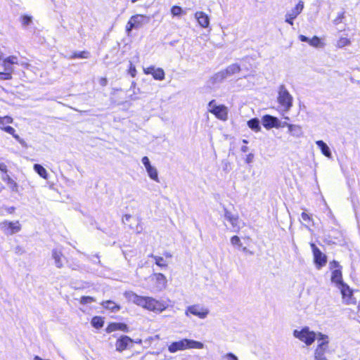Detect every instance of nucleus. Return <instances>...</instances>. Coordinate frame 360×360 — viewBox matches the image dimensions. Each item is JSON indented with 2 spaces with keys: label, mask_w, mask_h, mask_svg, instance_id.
<instances>
[{
  "label": "nucleus",
  "mask_w": 360,
  "mask_h": 360,
  "mask_svg": "<svg viewBox=\"0 0 360 360\" xmlns=\"http://www.w3.org/2000/svg\"><path fill=\"white\" fill-rule=\"evenodd\" d=\"M203 345L200 342L188 340V339H182L179 341L173 342L168 346V350L171 353H174L177 351L185 350L187 349H201L202 348Z\"/></svg>",
  "instance_id": "obj_2"
},
{
  "label": "nucleus",
  "mask_w": 360,
  "mask_h": 360,
  "mask_svg": "<svg viewBox=\"0 0 360 360\" xmlns=\"http://www.w3.org/2000/svg\"><path fill=\"white\" fill-rule=\"evenodd\" d=\"M311 248L314 256V262L317 269H321L327 263V257L322 253L319 248L314 243H311Z\"/></svg>",
  "instance_id": "obj_9"
},
{
  "label": "nucleus",
  "mask_w": 360,
  "mask_h": 360,
  "mask_svg": "<svg viewBox=\"0 0 360 360\" xmlns=\"http://www.w3.org/2000/svg\"><path fill=\"white\" fill-rule=\"evenodd\" d=\"M262 123L264 128L270 129L276 127L278 128L282 125L280 124L278 120L272 115H265L262 117Z\"/></svg>",
  "instance_id": "obj_16"
},
{
  "label": "nucleus",
  "mask_w": 360,
  "mask_h": 360,
  "mask_svg": "<svg viewBox=\"0 0 360 360\" xmlns=\"http://www.w3.org/2000/svg\"><path fill=\"white\" fill-rule=\"evenodd\" d=\"M99 83L102 86H105L108 84V79L105 77H102L99 79Z\"/></svg>",
  "instance_id": "obj_44"
},
{
  "label": "nucleus",
  "mask_w": 360,
  "mask_h": 360,
  "mask_svg": "<svg viewBox=\"0 0 360 360\" xmlns=\"http://www.w3.org/2000/svg\"><path fill=\"white\" fill-rule=\"evenodd\" d=\"M293 335L307 346L311 345L317 339V334L310 330L307 326L303 327L301 330H294Z\"/></svg>",
  "instance_id": "obj_3"
},
{
  "label": "nucleus",
  "mask_w": 360,
  "mask_h": 360,
  "mask_svg": "<svg viewBox=\"0 0 360 360\" xmlns=\"http://www.w3.org/2000/svg\"><path fill=\"white\" fill-rule=\"evenodd\" d=\"M147 17L141 14H136L130 17L126 27L125 31L129 35L133 29L140 28L146 21Z\"/></svg>",
  "instance_id": "obj_6"
},
{
  "label": "nucleus",
  "mask_w": 360,
  "mask_h": 360,
  "mask_svg": "<svg viewBox=\"0 0 360 360\" xmlns=\"http://www.w3.org/2000/svg\"><path fill=\"white\" fill-rule=\"evenodd\" d=\"M147 170V172L149 175V176L156 181H158V172L157 169L153 167L152 165L149 166L148 167L146 168Z\"/></svg>",
  "instance_id": "obj_33"
},
{
  "label": "nucleus",
  "mask_w": 360,
  "mask_h": 360,
  "mask_svg": "<svg viewBox=\"0 0 360 360\" xmlns=\"http://www.w3.org/2000/svg\"><path fill=\"white\" fill-rule=\"evenodd\" d=\"M254 158V155L252 153H249L245 158V162L246 163H250L252 162V160Z\"/></svg>",
  "instance_id": "obj_46"
},
{
  "label": "nucleus",
  "mask_w": 360,
  "mask_h": 360,
  "mask_svg": "<svg viewBox=\"0 0 360 360\" xmlns=\"http://www.w3.org/2000/svg\"><path fill=\"white\" fill-rule=\"evenodd\" d=\"M195 18H196L198 24L203 28H207L210 25V18L203 11H197L195 13Z\"/></svg>",
  "instance_id": "obj_19"
},
{
  "label": "nucleus",
  "mask_w": 360,
  "mask_h": 360,
  "mask_svg": "<svg viewBox=\"0 0 360 360\" xmlns=\"http://www.w3.org/2000/svg\"><path fill=\"white\" fill-rule=\"evenodd\" d=\"M241 150H242L243 152H244V153H245V152H246V151L248 150V147H247V146H243V147L241 148Z\"/></svg>",
  "instance_id": "obj_53"
},
{
  "label": "nucleus",
  "mask_w": 360,
  "mask_h": 360,
  "mask_svg": "<svg viewBox=\"0 0 360 360\" xmlns=\"http://www.w3.org/2000/svg\"><path fill=\"white\" fill-rule=\"evenodd\" d=\"M129 73L130 74V75L132 77H135L136 75V67L134 65H130L129 68Z\"/></svg>",
  "instance_id": "obj_41"
},
{
  "label": "nucleus",
  "mask_w": 360,
  "mask_h": 360,
  "mask_svg": "<svg viewBox=\"0 0 360 360\" xmlns=\"http://www.w3.org/2000/svg\"><path fill=\"white\" fill-rule=\"evenodd\" d=\"M309 44L314 47H321L323 45V43L319 37L314 36L310 39Z\"/></svg>",
  "instance_id": "obj_36"
},
{
  "label": "nucleus",
  "mask_w": 360,
  "mask_h": 360,
  "mask_svg": "<svg viewBox=\"0 0 360 360\" xmlns=\"http://www.w3.org/2000/svg\"><path fill=\"white\" fill-rule=\"evenodd\" d=\"M15 60V58H8L3 61L4 70L6 71L11 70L12 65H13V64L15 63V61H14Z\"/></svg>",
  "instance_id": "obj_34"
},
{
  "label": "nucleus",
  "mask_w": 360,
  "mask_h": 360,
  "mask_svg": "<svg viewBox=\"0 0 360 360\" xmlns=\"http://www.w3.org/2000/svg\"><path fill=\"white\" fill-rule=\"evenodd\" d=\"M1 129L2 130L5 131L6 132H7L10 134H12L13 136V137H15L20 143H22V140L20 139V136L15 134V129L12 127H10V126L1 127Z\"/></svg>",
  "instance_id": "obj_35"
},
{
  "label": "nucleus",
  "mask_w": 360,
  "mask_h": 360,
  "mask_svg": "<svg viewBox=\"0 0 360 360\" xmlns=\"http://www.w3.org/2000/svg\"><path fill=\"white\" fill-rule=\"evenodd\" d=\"M182 8L179 6H173L171 8V13L173 16H179L183 13Z\"/></svg>",
  "instance_id": "obj_37"
},
{
  "label": "nucleus",
  "mask_w": 360,
  "mask_h": 360,
  "mask_svg": "<svg viewBox=\"0 0 360 360\" xmlns=\"http://www.w3.org/2000/svg\"><path fill=\"white\" fill-rule=\"evenodd\" d=\"M101 305L104 309L108 310L111 312H116L121 309L120 304L110 300L102 301L101 302Z\"/></svg>",
  "instance_id": "obj_22"
},
{
  "label": "nucleus",
  "mask_w": 360,
  "mask_h": 360,
  "mask_svg": "<svg viewBox=\"0 0 360 360\" xmlns=\"http://www.w3.org/2000/svg\"><path fill=\"white\" fill-rule=\"evenodd\" d=\"M95 301H96L95 298L93 297H91V296H82L80 298V303L82 304H86L89 303L94 302Z\"/></svg>",
  "instance_id": "obj_38"
},
{
  "label": "nucleus",
  "mask_w": 360,
  "mask_h": 360,
  "mask_svg": "<svg viewBox=\"0 0 360 360\" xmlns=\"http://www.w3.org/2000/svg\"><path fill=\"white\" fill-rule=\"evenodd\" d=\"M34 171L43 179H48V173L46 169L41 165L35 164L34 165Z\"/></svg>",
  "instance_id": "obj_26"
},
{
  "label": "nucleus",
  "mask_w": 360,
  "mask_h": 360,
  "mask_svg": "<svg viewBox=\"0 0 360 360\" xmlns=\"http://www.w3.org/2000/svg\"><path fill=\"white\" fill-rule=\"evenodd\" d=\"M133 302L137 306L148 311L161 313L167 308V304L162 301L158 300L152 297L141 296L134 294Z\"/></svg>",
  "instance_id": "obj_1"
},
{
  "label": "nucleus",
  "mask_w": 360,
  "mask_h": 360,
  "mask_svg": "<svg viewBox=\"0 0 360 360\" xmlns=\"http://www.w3.org/2000/svg\"><path fill=\"white\" fill-rule=\"evenodd\" d=\"M301 216H302V219L304 221H307V222H309L311 221V217L308 214H307L306 212H302L301 214Z\"/></svg>",
  "instance_id": "obj_42"
},
{
  "label": "nucleus",
  "mask_w": 360,
  "mask_h": 360,
  "mask_svg": "<svg viewBox=\"0 0 360 360\" xmlns=\"http://www.w3.org/2000/svg\"><path fill=\"white\" fill-rule=\"evenodd\" d=\"M214 100L209 102V112L217 119L226 121L228 119V108L224 105H215Z\"/></svg>",
  "instance_id": "obj_7"
},
{
  "label": "nucleus",
  "mask_w": 360,
  "mask_h": 360,
  "mask_svg": "<svg viewBox=\"0 0 360 360\" xmlns=\"http://www.w3.org/2000/svg\"><path fill=\"white\" fill-rule=\"evenodd\" d=\"M134 344V340L127 335H121L115 342L116 350L119 352L131 348Z\"/></svg>",
  "instance_id": "obj_11"
},
{
  "label": "nucleus",
  "mask_w": 360,
  "mask_h": 360,
  "mask_svg": "<svg viewBox=\"0 0 360 360\" xmlns=\"http://www.w3.org/2000/svg\"><path fill=\"white\" fill-rule=\"evenodd\" d=\"M90 57V53L88 51H74L70 56L71 59L82 58L86 59Z\"/></svg>",
  "instance_id": "obj_25"
},
{
  "label": "nucleus",
  "mask_w": 360,
  "mask_h": 360,
  "mask_svg": "<svg viewBox=\"0 0 360 360\" xmlns=\"http://www.w3.org/2000/svg\"><path fill=\"white\" fill-rule=\"evenodd\" d=\"M152 278L154 280L157 287L161 290L165 288L167 283L166 276L162 273H154L152 275Z\"/></svg>",
  "instance_id": "obj_20"
},
{
  "label": "nucleus",
  "mask_w": 360,
  "mask_h": 360,
  "mask_svg": "<svg viewBox=\"0 0 360 360\" xmlns=\"http://www.w3.org/2000/svg\"><path fill=\"white\" fill-rule=\"evenodd\" d=\"M185 314L186 316L192 314L200 319H205L209 314V310L207 308L200 307L198 304H193L186 308Z\"/></svg>",
  "instance_id": "obj_12"
},
{
  "label": "nucleus",
  "mask_w": 360,
  "mask_h": 360,
  "mask_svg": "<svg viewBox=\"0 0 360 360\" xmlns=\"http://www.w3.org/2000/svg\"><path fill=\"white\" fill-rule=\"evenodd\" d=\"M292 96L283 85H281L278 89V102L285 111L290 110L292 105Z\"/></svg>",
  "instance_id": "obj_5"
},
{
  "label": "nucleus",
  "mask_w": 360,
  "mask_h": 360,
  "mask_svg": "<svg viewBox=\"0 0 360 360\" xmlns=\"http://www.w3.org/2000/svg\"><path fill=\"white\" fill-rule=\"evenodd\" d=\"M132 217H133L131 215L126 214L123 215V217H122V221L124 224H127V222H129V219H131Z\"/></svg>",
  "instance_id": "obj_45"
},
{
  "label": "nucleus",
  "mask_w": 360,
  "mask_h": 360,
  "mask_svg": "<svg viewBox=\"0 0 360 360\" xmlns=\"http://www.w3.org/2000/svg\"><path fill=\"white\" fill-rule=\"evenodd\" d=\"M315 360H328V359L326 357H323V358L315 359Z\"/></svg>",
  "instance_id": "obj_54"
},
{
  "label": "nucleus",
  "mask_w": 360,
  "mask_h": 360,
  "mask_svg": "<svg viewBox=\"0 0 360 360\" xmlns=\"http://www.w3.org/2000/svg\"><path fill=\"white\" fill-rule=\"evenodd\" d=\"M231 243L233 245L241 246L240 238L238 236H233L231 238Z\"/></svg>",
  "instance_id": "obj_40"
},
{
  "label": "nucleus",
  "mask_w": 360,
  "mask_h": 360,
  "mask_svg": "<svg viewBox=\"0 0 360 360\" xmlns=\"http://www.w3.org/2000/svg\"><path fill=\"white\" fill-rule=\"evenodd\" d=\"M23 20H24V25L25 24H29L30 22L31 21V18L27 16V15H24V18H23Z\"/></svg>",
  "instance_id": "obj_51"
},
{
  "label": "nucleus",
  "mask_w": 360,
  "mask_h": 360,
  "mask_svg": "<svg viewBox=\"0 0 360 360\" xmlns=\"http://www.w3.org/2000/svg\"><path fill=\"white\" fill-rule=\"evenodd\" d=\"M350 44H351V40L349 38L345 37H341L337 40L336 47H338L339 49H342L343 47L349 46Z\"/></svg>",
  "instance_id": "obj_30"
},
{
  "label": "nucleus",
  "mask_w": 360,
  "mask_h": 360,
  "mask_svg": "<svg viewBox=\"0 0 360 360\" xmlns=\"http://www.w3.org/2000/svg\"><path fill=\"white\" fill-rule=\"evenodd\" d=\"M243 143H247L246 140H243Z\"/></svg>",
  "instance_id": "obj_56"
},
{
  "label": "nucleus",
  "mask_w": 360,
  "mask_h": 360,
  "mask_svg": "<svg viewBox=\"0 0 360 360\" xmlns=\"http://www.w3.org/2000/svg\"><path fill=\"white\" fill-rule=\"evenodd\" d=\"M316 145L319 146V148L321 149V153L326 157L328 158H330L331 156V153H330V150L328 148V146H327V144L323 142V141H317L316 142Z\"/></svg>",
  "instance_id": "obj_23"
},
{
  "label": "nucleus",
  "mask_w": 360,
  "mask_h": 360,
  "mask_svg": "<svg viewBox=\"0 0 360 360\" xmlns=\"http://www.w3.org/2000/svg\"><path fill=\"white\" fill-rule=\"evenodd\" d=\"M0 229L7 235H12L20 231L21 226L18 221L9 222L4 221L0 223Z\"/></svg>",
  "instance_id": "obj_10"
},
{
  "label": "nucleus",
  "mask_w": 360,
  "mask_h": 360,
  "mask_svg": "<svg viewBox=\"0 0 360 360\" xmlns=\"http://www.w3.org/2000/svg\"><path fill=\"white\" fill-rule=\"evenodd\" d=\"M143 71L145 75H151L156 80L162 81L165 77V71L161 68H155L153 65H150L147 68H144Z\"/></svg>",
  "instance_id": "obj_13"
},
{
  "label": "nucleus",
  "mask_w": 360,
  "mask_h": 360,
  "mask_svg": "<svg viewBox=\"0 0 360 360\" xmlns=\"http://www.w3.org/2000/svg\"><path fill=\"white\" fill-rule=\"evenodd\" d=\"M342 295V302L345 304H354L356 303V298L354 297L353 290L349 286L346 284H341L338 286Z\"/></svg>",
  "instance_id": "obj_8"
},
{
  "label": "nucleus",
  "mask_w": 360,
  "mask_h": 360,
  "mask_svg": "<svg viewBox=\"0 0 360 360\" xmlns=\"http://www.w3.org/2000/svg\"><path fill=\"white\" fill-rule=\"evenodd\" d=\"M318 345L314 351V359L325 357L326 353L328 351V337L321 333H317Z\"/></svg>",
  "instance_id": "obj_4"
},
{
  "label": "nucleus",
  "mask_w": 360,
  "mask_h": 360,
  "mask_svg": "<svg viewBox=\"0 0 360 360\" xmlns=\"http://www.w3.org/2000/svg\"><path fill=\"white\" fill-rule=\"evenodd\" d=\"M0 170L3 172H7V167L4 163H0Z\"/></svg>",
  "instance_id": "obj_50"
},
{
  "label": "nucleus",
  "mask_w": 360,
  "mask_h": 360,
  "mask_svg": "<svg viewBox=\"0 0 360 360\" xmlns=\"http://www.w3.org/2000/svg\"><path fill=\"white\" fill-rule=\"evenodd\" d=\"M63 257V254L60 251L53 250V257L55 260L56 264L58 268H61L63 266V262L61 258Z\"/></svg>",
  "instance_id": "obj_32"
},
{
  "label": "nucleus",
  "mask_w": 360,
  "mask_h": 360,
  "mask_svg": "<svg viewBox=\"0 0 360 360\" xmlns=\"http://www.w3.org/2000/svg\"><path fill=\"white\" fill-rule=\"evenodd\" d=\"M350 318L357 323H360V300L359 301L356 310L351 311L350 312Z\"/></svg>",
  "instance_id": "obj_29"
},
{
  "label": "nucleus",
  "mask_w": 360,
  "mask_h": 360,
  "mask_svg": "<svg viewBox=\"0 0 360 360\" xmlns=\"http://www.w3.org/2000/svg\"><path fill=\"white\" fill-rule=\"evenodd\" d=\"M91 323L96 329L101 328L104 326V318L99 316H95L91 319Z\"/></svg>",
  "instance_id": "obj_24"
},
{
  "label": "nucleus",
  "mask_w": 360,
  "mask_h": 360,
  "mask_svg": "<svg viewBox=\"0 0 360 360\" xmlns=\"http://www.w3.org/2000/svg\"><path fill=\"white\" fill-rule=\"evenodd\" d=\"M344 18H345V12H340L338 14V15L333 20V23L335 25H338L342 22V20Z\"/></svg>",
  "instance_id": "obj_39"
},
{
  "label": "nucleus",
  "mask_w": 360,
  "mask_h": 360,
  "mask_svg": "<svg viewBox=\"0 0 360 360\" xmlns=\"http://www.w3.org/2000/svg\"><path fill=\"white\" fill-rule=\"evenodd\" d=\"M299 39L302 41V42H308L309 43V40L310 39H309L308 37H307L306 36L304 35H302V34H300L299 35Z\"/></svg>",
  "instance_id": "obj_47"
},
{
  "label": "nucleus",
  "mask_w": 360,
  "mask_h": 360,
  "mask_svg": "<svg viewBox=\"0 0 360 360\" xmlns=\"http://www.w3.org/2000/svg\"><path fill=\"white\" fill-rule=\"evenodd\" d=\"M287 126L288 128V131L292 133L293 135H298L301 132V127L298 125H295L292 124H288L286 122L283 123L281 127Z\"/></svg>",
  "instance_id": "obj_31"
},
{
  "label": "nucleus",
  "mask_w": 360,
  "mask_h": 360,
  "mask_svg": "<svg viewBox=\"0 0 360 360\" xmlns=\"http://www.w3.org/2000/svg\"><path fill=\"white\" fill-rule=\"evenodd\" d=\"M0 78L8 79L10 78V73L9 72H0Z\"/></svg>",
  "instance_id": "obj_48"
},
{
  "label": "nucleus",
  "mask_w": 360,
  "mask_h": 360,
  "mask_svg": "<svg viewBox=\"0 0 360 360\" xmlns=\"http://www.w3.org/2000/svg\"><path fill=\"white\" fill-rule=\"evenodd\" d=\"M248 126L253 131L258 132L261 130L259 120L257 118H252L248 121Z\"/></svg>",
  "instance_id": "obj_27"
},
{
  "label": "nucleus",
  "mask_w": 360,
  "mask_h": 360,
  "mask_svg": "<svg viewBox=\"0 0 360 360\" xmlns=\"http://www.w3.org/2000/svg\"><path fill=\"white\" fill-rule=\"evenodd\" d=\"M330 264L333 267L336 268L331 273V281L336 283L338 287L341 285V284L345 283L342 281V267L340 266L338 262L335 260Z\"/></svg>",
  "instance_id": "obj_14"
},
{
  "label": "nucleus",
  "mask_w": 360,
  "mask_h": 360,
  "mask_svg": "<svg viewBox=\"0 0 360 360\" xmlns=\"http://www.w3.org/2000/svg\"><path fill=\"white\" fill-rule=\"evenodd\" d=\"M225 218L231 223L233 228H236V231H238L240 229L239 226V217L237 214H233L230 211L225 210L224 212Z\"/></svg>",
  "instance_id": "obj_21"
},
{
  "label": "nucleus",
  "mask_w": 360,
  "mask_h": 360,
  "mask_svg": "<svg viewBox=\"0 0 360 360\" xmlns=\"http://www.w3.org/2000/svg\"><path fill=\"white\" fill-rule=\"evenodd\" d=\"M134 343H136V344H141L142 343V340L141 339H138L136 340H134Z\"/></svg>",
  "instance_id": "obj_52"
},
{
  "label": "nucleus",
  "mask_w": 360,
  "mask_h": 360,
  "mask_svg": "<svg viewBox=\"0 0 360 360\" xmlns=\"http://www.w3.org/2000/svg\"><path fill=\"white\" fill-rule=\"evenodd\" d=\"M303 8V1H299L292 11L285 15V22L292 25L294 20L302 13Z\"/></svg>",
  "instance_id": "obj_15"
},
{
  "label": "nucleus",
  "mask_w": 360,
  "mask_h": 360,
  "mask_svg": "<svg viewBox=\"0 0 360 360\" xmlns=\"http://www.w3.org/2000/svg\"><path fill=\"white\" fill-rule=\"evenodd\" d=\"M240 71V67L238 64H231L229 66H228L226 70V74L231 75L236 73H238Z\"/></svg>",
  "instance_id": "obj_28"
},
{
  "label": "nucleus",
  "mask_w": 360,
  "mask_h": 360,
  "mask_svg": "<svg viewBox=\"0 0 360 360\" xmlns=\"http://www.w3.org/2000/svg\"><path fill=\"white\" fill-rule=\"evenodd\" d=\"M6 176H7V178H8V179L9 181H11V179H10V177H9L8 175H6Z\"/></svg>",
  "instance_id": "obj_55"
},
{
  "label": "nucleus",
  "mask_w": 360,
  "mask_h": 360,
  "mask_svg": "<svg viewBox=\"0 0 360 360\" xmlns=\"http://www.w3.org/2000/svg\"><path fill=\"white\" fill-rule=\"evenodd\" d=\"M142 162L144 165L145 167L147 168L150 166V160L147 156H144L142 158Z\"/></svg>",
  "instance_id": "obj_43"
},
{
  "label": "nucleus",
  "mask_w": 360,
  "mask_h": 360,
  "mask_svg": "<svg viewBox=\"0 0 360 360\" xmlns=\"http://www.w3.org/2000/svg\"><path fill=\"white\" fill-rule=\"evenodd\" d=\"M164 257L151 255L150 257L153 258L155 264L161 269H167L168 267L167 259L172 257V255L169 252H165L163 254Z\"/></svg>",
  "instance_id": "obj_17"
},
{
  "label": "nucleus",
  "mask_w": 360,
  "mask_h": 360,
  "mask_svg": "<svg viewBox=\"0 0 360 360\" xmlns=\"http://www.w3.org/2000/svg\"><path fill=\"white\" fill-rule=\"evenodd\" d=\"M226 356L229 359V360H238L237 356L232 353H228L226 354Z\"/></svg>",
  "instance_id": "obj_49"
},
{
  "label": "nucleus",
  "mask_w": 360,
  "mask_h": 360,
  "mask_svg": "<svg viewBox=\"0 0 360 360\" xmlns=\"http://www.w3.org/2000/svg\"><path fill=\"white\" fill-rule=\"evenodd\" d=\"M120 330L124 333L129 331V326L124 323L110 322L108 324L105 331L108 333Z\"/></svg>",
  "instance_id": "obj_18"
}]
</instances>
